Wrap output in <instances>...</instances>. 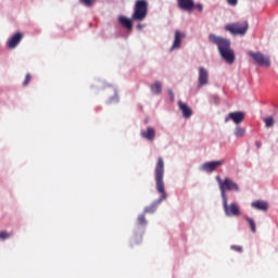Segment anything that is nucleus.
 Returning <instances> with one entry per match:
<instances>
[{"mask_svg":"<svg viewBox=\"0 0 278 278\" xmlns=\"http://www.w3.org/2000/svg\"><path fill=\"white\" fill-rule=\"evenodd\" d=\"M83 5H86V8H92L93 4L97 3V0H79Z\"/></svg>","mask_w":278,"mask_h":278,"instance_id":"4be33fe9","label":"nucleus"},{"mask_svg":"<svg viewBox=\"0 0 278 278\" xmlns=\"http://www.w3.org/2000/svg\"><path fill=\"white\" fill-rule=\"evenodd\" d=\"M229 121H232L235 125H240V123L244 121V112L237 111L229 113L228 116L225 118V123H229Z\"/></svg>","mask_w":278,"mask_h":278,"instance_id":"1a4fd4ad","label":"nucleus"},{"mask_svg":"<svg viewBox=\"0 0 278 278\" xmlns=\"http://www.w3.org/2000/svg\"><path fill=\"white\" fill-rule=\"evenodd\" d=\"M248 55H250V58H252V60H254V62L258 64V66H270V58L264 55L262 52L250 51Z\"/></svg>","mask_w":278,"mask_h":278,"instance_id":"423d86ee","label":"nucleus"},{"mask_svg":"<svg viewBox=\"0 0 278 278\" xmlns=\"http://www.w3.org/2000/svg\"><path fill=\"white\" fill-rule=\"evenodd\" d=\"M141 137L146 138V140H155V129L148 127L147 130L141 131Z\"/></svg>","mask_w":278,"mask_h":278,"instance_id":"dca6fc26","label":"nucleus"},{"mask_svg":"<svg viewBox=\"0 0 278 278\" xmlns=\"http://www.w3.org/2000/svg\"><path fill=\"white\" fill-rule=\"evenodd\" d=\"M194 8L199 10V12H203V4H194Z\"/></svg>","mask_w":278,"mask_h":278,"instance_id":"cd10ccee","label":"nucleus"},{"mask_svg":"<svg viewBox=\"0 0 278 278\" xmlns=\"http://www.w3.org/2000/svg\"><path fill=\"white\" fill-rule=\"evenodd\" d=\"M217 184L219 186V190L222 193V199H227V190L228 191H235L240 192V187L238 184L233 182L231 178H225L224 180L220 179V176L216 177Z\"/></svg>","mask_w":278,"mask_h":278,"instance_id":"20e7f679","label":"nucleus"},{"mask_svg":"<svg viewBox=\"0 0 278 278\" xmlns=\"http://www.w3.org/2000/svg\"><path fill=\"white\" fill-rule=\"evenodd\" d=\"M147 14H149V2L147 0H137L134 7V13L131 18H127L123 15L118 17V23L123 25L126 29H132L134 24L132 21L142 22L147 18Z\"/></svg>","mask_w":278,"mask_h":278,"instance_id":"f257e3e1","label":"nucleus"},{"mask_svg":"<svg viewBox=\"0 0 278 278\" xmlns=\"http://www.w3.org/2000/svg\"><path fill=\"white\" fill-rule=\"evenodd\" d=\"M178 108L182 112L184 118H190L192 116V109L186 102L179 101Z\"/></svg>","mask_w":278,"mask_h":278,"instance_id":"4468645a","label":"nucleus"},{"mask_svg":"<svg viewBox=\"0 0 278 278\" xmlns=\"http://www.w3.org/2000/svg\"><path fill=\"white\" fill-rule=\"evenodd\" d=\"M245 220H247V223H249L252 233H255V231H257V229L255 227V220H253V218H251V217H245Z\"/></svg>","mask_w":278,"mask_h":278,"instance_id":"aec40b11","label":"nucleus"},{"mask_svg":"<svg viewBox=\"0 0 278 278\" xmlns=\"http://www.w3.org/2000/svg\"><path fill=\"white\" fill-rule=\"evenodd\" d=\"M178 8L185 12H192L194 10V0H177Z\"/></svg>","mask_w":278,"mask_h":278,"instance_id":"ddd939ff","label":"nucleus"},{"mask_svg":"<svg viewBox=\"0 0 278 278\" xmlns=\"http://www.w3.org/2000/svg\"><path fill=\"white\" fill-rule=\"evenodd\" d=\"M199 88H203V86H207L210 81V73L205 67H199V77H198Z\"/></svg>","mask_w":278,"mask_h":278,"instance_id":"6e6552de","label":"nucleus"},{"mask_svg":"<svg viewBox=\"0 0 278 278\" xmlns=\"http://www.w3.org/2000/svg\"><path fill=\"white\" fill-rule=\"evenodd\" d=\"M184 38H186V34L179 30H176L170 51H175V49H181V40H184Z\"/></svg>","mask_w":278,"mask_h":278,"instance_id":"f8f14e48","label":"nucleus"},{"mask_svg":"<svg viewBox=\"0 0 278 278\" xmlns=\"http://www.w3.org/2000/svg\"><path fill=\"white\" fill-rule=\"evenodd\" d=\"M208 42L216 45L220 56L225 62H227V64H233V62H236V53L231 50V41L229 39L210 34Z\"/></svg>","mask_w":278,"mask_h":278,"instance_id":"f03ea898","label":"nucleus"},{"mask_svg":"<svg viewBox=\"0 0 278 278\" xmlns=\"http://www.w3.org/2000/svg\"><path fill=\"white\" fill-rule=\"evenodd\" d=\"M151 91L153 92V94H162V83L161 81H155L151 86Z\"/></svg>","mask_w":278,"mask_h":278,"instance_id":"f3484780","label":"nucleus"},{"mask_svg":"<svg viewBox=\"0 0 278 278\" xmlns=\"http://www.w3.org/2000/svg\"><path fill=\"white\" fill-rule=\"evenodd\" d=\"M264 123L266 127H273V125H275V119L273 117H267L264 119Z\"/></svg>","mask_w":278,"mask_h":278,"instance_id":"5701e85b","label":"nucleus"},{"mask_svg":"<svg viewBox=\"0 0 278 278\" xmlns=\"http://www.w3.org/2000/svg\"><path fill=\"white\" fill-rule=\"evenodd\" d=\"M252 207H254V210H258L260 212H267L268 203L257 200V201L252 202Z\"/></svg>","mask_w":278,"mask_h":278,"instance_id":"2eb2a0df","label":"nucleus"},{"mask_svg":"<svg viewBox=\"0 0 278 278\" xmlns=\"http://www.w3.org/2000/svg\"><path fill=\"white\" fill-rule=\"evenodd\" d=\"M154 179H155L156 192L161 194L159 199V203H162V201H166L168 197V194L166 193V187L164 185V159H162V156L157 159V162L154 168Z\"/></svg>","mask_w":278,"mask_h":278,"instance_id":"7ed1b4c3","label":"nucleus"},{"mask_svg":"<svg viewBox=\"0 0 278 278\" xmlns=\"http://www.w3.org/2000/svg\"><path fill=\"white\" fill-rule=\"evenodd\" d=\"M223 164H225V161L206 162L202 165V170H205V173H214V170L219 166H223Z\"/></svg>","mask_w":278,"mask_h":278,"instance_id":"9d476101","label":"nucleus"},{"mask_svg":"<svg viewBox=\"0 0 278 278\" xmlns=\"http://www.w3.org/2000/svg\"><path fill=\"white\" fill-rule=\"evenodd\" d=\"M244 134H247V130H244V128H242V127H237L235 130V136L237 138H242V136H244Z\"/></svg>","mask_w":278,"mask_h":278,"instance_id":"412c9836","label":"nucleus"},{"mask_svg":"<svg viewBox=\"0 0 278 278\" xmlns=\"http://www.w3.org/2000/svg\"><path fill=\"white\" fill-rule=\"evenodd\" d=\"M157 210V204H151L150 206L146 207L143 214H154Z\"/></svg>","mask_w":278,"mask_h":278,"instance_id":"a211bd4d","label":"nucleus"},{"mask_svg":"<svg viewBox=\"0 0 278 278\" xmlns=\"http://www.w3.org/2000/svg\"><path fill=\"white\" fill-rule=\"evenodd\" d=\"M226 31L232 34V36H244L249 31V22H237L225 26Z\"/></svg>","mask_w":278,"mask_h":278,"instance_id":"39448f33","label":"nucleus"},{"mask_svg":"<svg viewBox=\"0 0 278 278\" xmlns=\"http://www.w3.org/2000/svg\"><path fill=\"white\" fill-rule=\"evenodd\" d=\"M138 29H142V26L141 24L137 25Z\"/></svg>","mask_w":278,"mask_h":278,"instance_id":"7c9ffc66","label":"nucleus"},{"mask_svg":"<svg viewBox=\"0 0 278 278\" xmlns=\"http://www.w3.org/2000/svg\"><path fill=\"white\" fill-rule=\"evenodd\" d=\"M8 238H10V233H8V231L0 232V240H8Z\"/></svg>","mask_w":278,"mask_h":278,"instance_id":"a878e982","label":"nucleus"},{"mask_svg":"<svg viewBox=\"0 0 278 278\" xmlns=\"http://www.w3.org/2000/svg\"><path fill=\"white\" fill-rule=\"evenodd\" d=\"M224 212L226 216H240V207L237 203H227V199H223Z\"/></svg>","mask_w":278,"mask_h":278,"instance_id":"0eeeda50","label":"nucleus"},{"mask_svg":"<svg viewBox=\"0 0 278 278\" xmlns=\"http://www.w3.org/2000/svg\"><path fill=\"white\" fill-rule=\"evenodd\" d=\"M168 94H169V97H170V99L173 101V99H175V94L173 93V90H168Z\"/></svg>","mask_w":278,"mask_h":278,"instance_id":"c756f323","label":"nucleus"},{"mask_svg":"<svg viewBox=\"0 0 278 278\" xmlns=\"http://www.w3.org/2000/svg\"><path fill=\"white\" fill-rule=\"evenodd\" d=\"M21 40H23V33L14 34L7 42L8 49H16L21 45Z\"/></svg>","mask_w":278,"mask_h":278,"instance_id":"9b49d317","label":"nucleus"},{"mask_svg":"<svg viewBox=\"0 0 278 278\" xmlns=\"http://www.w3.org/2000/svg\"><path fill=\"white\" fill-rule=\"evenodd\" d=\"M30 81H31V74H26L25 79L23 81V86H29Z\"/></svg>","mask_w":278,"mask_h":278,"instance_id":"b1692460","label":"nucleus"},{"mask_svg":"<svg viewBox=\"0 0 278 278\" xmlns=\"http://www.w3.org/2000/svg\"><path fill=\"white\" fill-rule=\"evenodd\" d=\"M230 249L231 251H236L237 253H242V251H244L241 245H231Z\"/></svg>","mask_w":278,"mask_h":278,"instance_id":"393cba45","label":"nucleus"},{"mask_svg":"<svg viewBox=\"0 0 278 278\" xmlns=\"http://www.w3.org/2000/svg\"><path fill=\"white\" fill-rule=\"evenodd\" d=\"M256 149H262V142L261 141H255L254 142Z\"/></svg>","mask_w":278,"mask_h":278,"instance_id":"c85d7f7f","label":"nucleus"},{"mask_svg":"<svg viewBox=\"0 0 278 278\" xmlns=\"http://www.w3.org/2000/svg\"><path fill=\"white\" fill-rule=\"evenodd\" d=\"M137 225H139L140 227L147 226V217L144 216V213L138 216Z\"/></svg>","mask_w":278,"mask_h":278,"instance_id":"6ab92c4d","label":"nucleus"},{"mask_svg":"<svg viewBox=\"0 0 278 278\" xmlns=\"http://www.w3.org/2000/svg\"><path fill=\"white\" fill-rule=\"evenodd\" d=\"M228 5H232V8H235V5H238V0H227Z\"/></svg>","mask_w":278,"mask_h":278,"instance_id":"bb28decb","label":"nucleus"}]
</instances>
